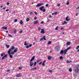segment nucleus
<instances>
[{
	"label": "nucleus",
	"mask_w": 79,
	"mask_h": 79,
	"mask_svg": "<svg viewBox=\"0 0 79 79\" xmlns=\"http://www.w3.org/2000/svg\"><path fill=\"white\" fill-rule=\"evenodd\" d=\"M34 39L35 40H36V38H34Z\"/></svg>",
	"instance_id": "64"
},
{
	"label": "nucleus",
	"mask_w": 79,
	"mask_h": 79,
	"mask_svg": "<svg viewBox=\"0 0 79 79\" xmlns=\"http://www.w3.org/2000/svg\"><path fill=\"white\" fill-rule=\"evenodd\" d=\"M16 77H20V74L19 73L17 74L16 75Z\"/></svg>",
	"instance_id": "17"
},
{
	"label": "nucleus",
	"mask_w": 79,
	"mask_h": 79,
	"mask_svg": "<svg viewBox=\"0 0 79 79\" xmlns=\"http://www.w3.org/2000/svg\"><path fill=\"white\" fill-rule=\"evenodd\" d=\"M60 60H62V59H63V56H60Z\"/></svg>",
	"instance_id": "35"
},
{
	"label": "nucleus",
	"mask_w": 79,
	"mask_h": 79,
	"mask_svg": "<svg viewBox=\"0 0 79 79\" xmlns=\"http://www.w3.org/2000/svg\"><path fill=\"white\" fill-rule=\"evenodd\" d=\"M23 21L22 20H21L20 21V24H23Z\"/></svg>",
	"instance_id": "29"
},
{
	"label": "nucleus",
	"mask_w": 79,
	"mask_h": 79,
	"mask_svg": "<svg viewBox=\"0 0 79 79\" xmlns=\"http://www.w3.org/2000/svg\"><path fill=\"white\" fill-rule=\"evenodd\" d=\"M2 29H5L6 30H7V29H8V28H7V27H2Z\"/></svg>",
	"instance_id": "19"
},
{
	"label": "nucleus",
	"mask_w": 79,
	"mask_h": 79,
	"mask_svg": "<svg viewBox=\"0 0 79 79\" xmlns=\"http://www.w3.org/2000/svg\"><path fill=\"white\" fill-rule=\"evenodd\" d=\"M58 26H57V27H56L55 29V30H58Z\"/></svg>",
	"instance_id": "37"
},
{
	"label": "nucleus",
	"mask_w": 79,
	"mask_h": 79,
	"mask_svg": "<svg viewBox=\"0 0 79 79\" xmlns=\"http://www.w3.org/2000/svg\"><path fill=\"white\" fill-rule=\"evenodd\" d=\"M39 21L38 20L35 21L34 22V24H37V23H39Z\"/></svg>",
	"instance_id": "9"
},
{
	"label": "nucleus",
	"mask_w": 79,
	"mask_h": 79,
	"mask_svg": "<svg viewBox=\"0 0 79 79\" xmlns=\"http://www.w3.org/2000/svg\"><path fill=\"white\" fill-rule=\"evenodd\" d=\"M46 6L47 7V6H48V4H47L46 5Z\"/></svg>",
	"instance_id": "48"
},
{
	"label": "nucleus",
	"mask_w": 79,
	"mask_h": 79,
	"mask_svg": "<svg viewBox=\"0 0 79 79\" xmlns=\"http://www.w3.org/2000/svg\"><path fill=\"white\" fill-rule=\"evenodd\" d=\"M71 48V47H69L68 48H67V49H66V50H67V51H68V50H69V49H70V48Z\"/></svg>",
	"instance_id": "30"
},
{
	"label": "nucleus",
	"mask_w": 79,
	"mask_h": 79,
	"mask_svg": "<svg viewBox=\"0 0 79 79\" xmlns=\"http://www.w3.org/2000/svg\"><path fill=\"white\" fill-rule=\"evenodd\" d=\"M68 52V51L66 49H65L64 51V55H66V52Z\"/></svg>",
	"instance_id": "15"
},
{
	"label": "nucleus",
	"mask_w": 79,
	"mask_h": 79,
	"mask_svg": "<svg viewBox=\"0 0 79 79\" xmlns=\"http://www.w3.org/2000/svg\"><path fill=\"white\" fill-rule=\"evenodd\" d=\"M69 71H70V72H71L72 71V69H69Z\"/></svg>",
	"instance_id": "38"
},
{
	"label": "nucleus",
	"mask_w": 79,
	"mask_h": 79,
	"mask_svg": "<svg viewBox=\"0 0 79 79\" xmlns=\"http://www.w3.org/2000/svg\"><path fill=\"white\" fill-rule=\"evenodd\" d=\"M18 48H15L13 52L15 53H16V52H17V51H18Z\"/></svg>",
	"instance_id": "8"
},
{
	"label": "nucleus",
	"mask_w": 79,
	"mask_h": 79,
	"mask_svg": "<svg viewBox=\"0 0 79 79\" xmlns=\"http://www.w3.org/2000/svg\"><path fill=\"white\" fill-rule=\"evenodd\" d=\"M58 13V12H56L55 13H53L52 14V15H55H55H57Z\"/></svg>",
	"instance_id": "14"
},
{
	"label": "nucleus",
	"mask_w": 79,
	"mask_h": 79,
	"mask_svg": "<svg viewBox=\"0 0 79 79\" xmlns=\"http://www.w3.org/2000/svg\"><path fill=\"white\" fill-rule=\"evenodd\" d=\"M75 73H79V66H77L75 69Z\"/></svg>",
	"instance_id": "2"
},
{
	"label": "nucleus",
	"mask_w": 79,
	"mask_h": 79,
	"mask_svg": "<svg viewBox=\"0 0 79 79\" xmlns=\"http://www.w3.org/2000/svg\"><path fill=\"white\" fill-rule=\"evenodd\" d=\"M63 53H64V51L62 50L60 52V54H61V55H63Z\"/></svg>",
	"instance_id": "16"
},
{
	"label": "nucleus",
	"mask_w": 79,
	"mask_h": 79,
	"mask_svg": "<svg viewBox=\"0 0 79 79\" xmlns=\"http://www.w3.org/2000/svg\"><path fill=\"white\" fill-rule=\"evenodd\" d=\"M48 58L49 60H50L52 59V56H48Z\"/></svg>",
	"instance_id": "20"
},
{
	"label": "nucleus",
	"mask_w": 79,
	"mask_h": 79,
	"mask_svg": "<svg viewBox=\"0 0 79 79\" xmlns=\"http://www.w3.org/2000/svg\"><path fill=\"white\" fill-rule=\"evenodd\" d=\"M46 40V38H45V36H44L42 38H41V39H40V41H42V40Z\"/></svg>",
	"instance_id": "5"
},
{
	"label": "nucleus",
	"mask_w": 79,
	"mask_h": 79,
	"mask_svg": "<svg viewBox=\"0 0 79 79\" xmlns=\"http://www.w3.org/2000/svg\"><path fill=\"white\" fill-rule=\"evenodd\" d=\"M44 5V3L41 2V3L38 4L36 6L37 7H38V6H42V5Z\"/></svg>",
	"instance_id": "4"
},
{
	"label": "nucleus",
	"mask_w": 79,
	"mask_h": 79,
	"mask_svg": "<svg viewBox=\"0 0 79 79\" xmlns=\"http://www.w3.org/2000/svg\"><path fill=\"white\" fill-rule=\"evenodd\" d=\"M14 33H16V30L14 31Z\"/></svg>",
	"instance_id": "52"
},
{
	"label": "nucleus",
	"mask_w": 79,
	"mask_h": 79,
	"mask_svg": "<svg viewBox=\"0 0 79 79\" xmlns=\"http://www.w3.org/2000/svg\"><path fill=\"white\" fill-rule=\"evenodd\" d=\"M36 62H37V63H39V60H37L36 61Z\"/></svg>",
	"instance_id": "61"
},
{
	"label": "nucleus",
	"mask_w": 79,
	"mask_h": 79,
	"mask_svg": "<svg viewBox=\"0 0 79 79\" xmlns=\"http://www.w3.org/2000/svg\"><path fill=\"white\" fill-rule=\"evenodd\" d=\"M15 52L14 51H13L12 52L10 53L11 55H14V54H15Z\"/></svg>",
	"instance_id": "27"
},
{
	"label": "nucleus",
	"mask_w": 79,
	"mask_h": 79,
	"mask_svg": "<svg viewBox=\"0 0 79 79\" xmlns=\"http://www.w3.org/2000/svg\"><path fill=\"white\" fill-rule=\"evenodd\" d=\"M8 36H9V37H12V36L10 34H8Z\"/></svg>",
	"instance_id": "34"
},
{
	"label": "nucleus",
	"mask_w": 79,
	"mask_h": 79,
	"mask_svg": "<svg viewBox=\"0 0 79 79\" xmlns=\"http://www.w3.org/2000/svg\"><path fill=\"white\" fill-rule=\"evenodd\" d=\"M7 53L8 54H9V56L10 58H13V56L11 55V52H10V50H9V51H8L7 52Z\"/></svg>",
	"instance_id": "3"
},
{
	"label": "nucleus",
	"mask_w": 79,
	"mask_h": 79,
	"mask_svg": "<svg viewBox=\"0 0 79 79\" xmlns=\"http://www.w3.org/2000/svg\"><path fill=\"white\" fill-rule=\"evenodd\" d=\"M34 13L35 14V15H37V13L35 12H34Z\"/></svg>",
	"instance_id": "45"
},
{
	"label": "nucleus",
	"mask_w": 79,
	"mask_h": 79,
	"mask_svg": "<svg viewBox=\"0 0 79 79\" xmlns=\"http://www.w3.org/2000/svg\"><path fill=\"white\" fill-rule=\"evenodd\" d=\"M42 62H40V63H39V65H40V64H42Z\"/></svg>",
	"instance_id": "49"
},
{
	"label": "nucleus",
	"mask_w": 79,
	"mask_h": 79,
	"mask_svg": "<svg viewBox=\"0 0 79 79\" xmlns=\"http://www.w3.org/2000/svg\"><path fill=\"white\" fill-rule=\"evenodd\" d=\"M40 33H41V34H44V33H45V31H44V29H42L41 31H40Z\"/></svg>",
	"instance_id": "10"
},
{
	"label": "nucleus",
	"mask_w": 79,
	"mask_h": 79,
	"mask_svg": "<svg viewBox=\"0 0 79 79\" xmlns=\"http://www.w3.org/2000/svg\"><path fill=\"white\" fill-rule=\"evenodd\" d=\"M6 47H7V48H10L9 45H6Z\"/></svg>",
	"instance_id": "31"
},
{
	"label": "nucleus",
	"mask_w": 79,
	"mask_h": 79,
	"mask_svg": "<svg viewBox=\"0 0 79 79\" xmlns=\"http://www.w3.org/2000/svg\"><path fill=\"white\" fill-rule=\"evenodd\" d=\"M15 46H13L11 47V48L9 49L8 51H10V52H11V51L12 50H15Z\"/></svg>",
	"instance_id": "6"
},
{
	"label": "nucleus",
	"mask_w": 79,
	"mask_h": 79,
	"mask_svg": "<svg viewBox=\"0 0 79 79\" xmlns=\"http://www.w3.org/2000/svg\"><path fill=\"white\" fill-rule=\"evenodd\" d=\"M41 11H43V12H45V9H43Z\"/></svg>",
	"instance_id": "33"
},
{
	"label": "nucleus",
	"mask_w": 79,
	"mask_h": 79,
	"mask_svg": "<svg viewBox=\"0 0 79 79\" xmlns=\"http://www.w3.org/2000/svg\"><path fill=\"white\" fill-rule=\"evenodd\" d=\"M4 58H6V57H7V55L6 54L4 56Z\"/></svg>",
	"instance_id": "39"
},
{
	"label": "nucleus",
	"mask_w": 79,
	"mask_h": 79,
	"mask_svg": "<svg viewBox=\"0 0 79 79\" xmlns=\"http://www.w3.org/2000/svg\"><path fill=\"white\" fill-rule=\"evenodd\" d=\"M56 48L57 50L59 51L60 50V46H57L56 47Z\"/></svg>",
	"instance_id": "7"
},
{
	"label": "nucleus",
	"mask_w": 79,
	"mask_h": 79,
	"mask_svg": "<svg viewBox=\"0 0 79 79\" xmlns=\"http://www.w3.org/2000/svg\"><path fill=\"white\" fill-rule=\"evenodd\" d=\"M34 66H35L36 64H37V62H35L34 63Z\"/></svg>",
	"instance_id": "32"
},
{
	"label": "nucleus",
	"mask_w": 79,
	"mask_h": 79,
	"mask_svg": "<svg viewBox=\"0 0 79 79\" xmlns=\"http://www.w3.org/2000/svg\"><path fill=\"white\" fill-rule=\"evenodd\" d=\"M52 44V42L51 41H49L48 43V45H50Z\"/></svg>",
	"instance_id": "24"
},
{
	"label": "nucleus",
	"mask_w": 79,
	"mask_h": 79,
	"mask_svg": "<svg viewBox=\"0 0 79 79\" xmlns=\"http://www.w3.org/2000/svg\"><path fill=\"white\" fill-rule=\"evenodd\" d=\"M71 44V42H68L67 43V45H70V44Z\"/></svg>",
	"instance_id": "18"
},
{
	"label": "nucleus",
	"mask_w": 79,
	"mask_h": 79,
	"mask_svg": "<svg viewBox=\"0 0 79 79\" xmlns=\"http://www.w3.org/2000/svg\"><path fill=\"white\" fill-rule=\"evenodd\" d=\"M5 9H6V7L3 8V10H5Z\"/></svg>",
	"instance_id": "62"
},
{
	"label": "nucleus",
	"mask_w": 79,
	"mask_h": 79,
	"mask_svg": "<svg viewBox=\"0 0 79 79\" xmlns=\"http://www.w3.org/2000/svg\"><path fill=\"white\" fill-rule=\"evenodd\" d=\"M71 62H72V61H69V60H68L67 61V63H71Z\"/></svg>",
	"instance_id": "26"
},
{
	"label": "nucleus",
	"mask_w": 79,
	"mask_h": 79,
	"mask_svg": "<svg viewBox=\"0 0 79 79\" xmlns=\"http://www.w3.org/2000/svg\"><path fill=\"white\" fill-rule=\"evenodd\" d=\"M64 23H65V24H66V23H67V22L65 21H64Z\"/></svg>",
	"instance_id": "51"
},
{
	"label": "nucleus",
	"mask_w": 79,
	"mask_h": 79,
	"mask_svg": "<svg viewBox=\"0 0 79 79\" xmlns=\"http://www.w3.org/2000/svg\"><path fill=\"white\" fill-rule=\"evenodd\" d=\"M60 29L61 30H63V28H60Z\"/></svg>",
	"instance_id": "63"
},
{
	"label": "nucleus",
	"mask_w": 79,
	"mask_h": 79,
	"mask_svg": "<svg viewBox=\"0 0 79 79\" xmlns=\"http://www.w3.org/2000/svg\"><path fill=\"white\" fill-rule=\"evenodd\" d=\"M26 48H29V46H26Z\"/></svg>",
	"instance_id": "40"
},
{
	"label": "nucleus",
	"mask_w": 79,
	"mask_h": 79,
	"mask_svg": "<svg viewBox=\"0 0 79 79\" xmlns=\"http://www.w3.org/2000/svg\"><path fill=\"white\" fill-rule=\"evenodd\" d=\"M35 59V56H33L32 58L30 60V66H32V65H34V63L32 62Z\"/></svg>",
	"instance_id": "1"
},
{
	"label": "nucleus",
	"mask_w": 79,
	"mask_h": 79,
	"mask_svg": "<svg viewBox=\"0 0 79 79\" xmlns=\"http://www.w3.org/2000/svg\"><path fill=\"white\" fill-rule=\"evenodd\" d=\"M69 18V17L68 16L66 18V21H70V19H68Z\"/></svg>",
	"instance_id": "11"
},
{
	"label": "nucleus",
	"mask_w": 79,
	"mask_h": 79,
	"mask_svg": "<svg viewBox=\"0 0 79 79\" xmlns=\"http://www.w3.org/2000/svg\"><path fill=\"white\" fill-rule=\"evenodd\" d=\"M32 14H33V12H30V15H32Z\"/></svg>",
	"instance_id": "47"
},
{
	"label": "nucleus",
	"mask_w": 79,
	"mask_h": 79,
	"mask_svg": "<svg viewBox=\"0 0 79 79\" xmlns=\"http://www.w3.org/2000/svg\"><path fill=\"white\" fill-rule=\"evenodd\" d=\"M41 24H43L44 23V22L43 21H42L41 22Z\"/></svg>",
	"instance_id": "59"
},
{
	"label": "nucleus",
	"mask_w": 79,
	"mask_h": 79,
	"mask_svg": "<svg viewBox=\"0 0 79 79\" xmlns=\"http://www.w3.org/2000/svg\"><path fill=\"white\" fill-rule=\"evenodd\" d=\"M42 29V28L40 27H39V28H38V30H41Z\"/></svg>",
	"instance_id": "41"
},
{
	"label": "nucleus",
	"mask_w": 79,
	"mask_h": 79,
	"mask_svg": "<svg viewBox=\"0 0 79 79\" xmlns=\"http://www.w3.org/2000/svg\"><path fill=\"white\" fill-rule=\"evenodd\" d=\"M46 62V60H44L43 61V63L42 64V66H45V63Z\"/></svg>",
	"instance_id": "21"
},
{
	"label": "nucleus",
	"mask_w": 79,
	"mask_h": 79,
	"mask_svg": "<svg viewBox=\"0 0 79 79\" xmlns=\"http://www.w3.org/2000/svg\"><path fill=\"white\" fill-rule=\"evenodd\" d=\"M37 69V68L36 67L33 68L31 69V71H35Z\"/></svg>",
	"instance_id": "13"
},
{
	"label": "nucleus",
	"mask_w": 79,
	"mask_h": 79,
	"mask_svg": "<svg viewBox=\"0 0 79 79\" xmlns=\"http://www.w3.org/2000/svg\"><path fill=\"white\" fill-rule=\"evenodd\" d=\"M69 1H67V2L66 5H69Z\"/></svg>",
	"instance_id": "28"
},
{
	"label": "nucleus",
	"mask_w": 79,
	"mask_h": 79,
	"mask_svg": "<svg viewBox=\"0 0 79 79\" xmlns=\"http://www.w3.org/2000/svg\"><path fill=\"white\" fill-rule=\"evenodd\" d=\"M79 48V45H78V46H77V47L76 48V49L77 50V49H78Z\"/></svg>",
	"instance_id": "42"
},
{
	"label": "nucleus",
	"mask_w": 79,
	"mask_h": 79,
	"mask_svg": "<svg viewBox=\"0 0 79 79\" xmlns=\"http://www.w3.org/2000/svg\"><path fill=\"white\" fill-rule=\"evenodd\" d=\"M9 11V9H7L6 10V11Z\"/></svg>",
	"instance_id": "53"
},
{
	"label": "nucleus",
	"mask_w": 79,
	"mask_h": 79,
	"mask_svg": "<svg viewBox=\"0 0 79 79\" xmlns=\"http://www.w3.org/2000/svg\"><path fill=\"white\" fill-rule=\"evenodd\" d=\"M62 25H64L65 24V23H62Z\"/></svg>",
	"instance_id": "60"
},
{
	"label": "nucleus",
	"mask_w": 79,
	"mask_h": 79,
	"mask_svg": "<svg viewBox=\"0 0 79 79\" xmlns=\"http://www.w3.org/2000/svg\"><path fill=\"white\" fill-rule=\"evenodd\" d=\"M5 58V57H4V56H3L2 58V60H4V59H5L4 58Z\"/></svg>",
	"instance_id": "46"
},
{
	"label": "nucleus",
	"mask_w": 79,
	"mask_h": 79,
	"mask_svg": "<svg viewBox=\"0 0 79 79\" xmlns=\"http://www.w3.org/2000/svg\"><path fill=\"white\" fill-rule=\"evenodd\" d=\"M10 4V3L9 2H7V5H8Z\"/></svg>",
	"instance_id": "57"
},
{
	"label": "nucleus",
	"mask_w": 79,
	"mask_h": 79,
	"mask_svg": "<svg viewBox=\"0 0 79 79\" xmlns=\"http://www.w3.org/2000/svg\"><path fill=\"white\" fill-rule=\"evenodd\" d=\"M29 47H32V44H30L29 45Z\"/></svg>",
	"instance_id": "43"
},
{
	"label": "nucleus",
	"mask_w": 79,
	"mask_h": 79,
	"mask_svg": "<svg viewBox=\"0 0 79 79\" xmlns=\"http://www.w3.org/2000/svg\"><path fill=\"white\" fill-rule=\"evenodd\" d=\"M26 43H27V41H25V42L24 44V45H25V46H26V45H28V44H26Z\"/></svg>",
	"instance_id": "23"
},
{
	"label": "nucleus",
	"mask_w": 79,
	"mask_h": 79,
	"mask_svg": "<svg viewBox=\"0 0 79 79\" xmlns=\"http://www.w3.org/2000/svg\"><path fill=\"white\" fill-rule=\"evenodd\" d=\"M19 69H22V68L20 67L19 68Z\"/></svg>",
	"instance_id": "58"
},
{
	"label": "nucleus",
	"mask_w": 79,
	"mask_h": 79,
	"mask_svg": "<svg viewBox=\"0 0 79 79\" xmlns=\"http://www.w3.org/2000/svg\"><path fill=\"white\" fill-rule=\"evenodd\" d=\"M30 20V19L29 18H27L26 19V21L27 22H28Z\"/></svg>",
	"instance_id": "22"
},
{
	"label": "nucleus",
	"mask_w": 79,
	"mask_h": 79,
	"mask_svg": "<svg viewBox=\"0 0 79 79\" xmlns=\"http://www.w3.org/2000/svg\"><path fill=\"white\" fill-rule=\"evenodd\" d=\"M76 10H78V9H79V6H78Z\"/></svg>",
	"instance_id": "54"
},
{
	"label": "nucleus",
	"mask_w": 79,
	"mask_h": 79,
	"mask_svg": "<svg viewBox=\"0 0 79 79\" xmlns=\"http://www.w3.org/2000/svg\"><path fill=\"white\" fill-rule=\"evenodd\" d=\"M52 70H49V73H52Z\"/></svg>",
	"instance_id": "56"
},
{
	"label": "nucleus",
	"mask_w": 79,
	"mask_h": 79,
	"mask_svg": "<svg viewBox=\"0 0 79 79\" xmlns=\"http://www.w3.org/2000/svg\"><path fill=\"white\" fill-rule=\"evenodd\" d=\"M20 33H23V30H21L20 31Z\"/></svg>",
	"instance_id": "44"
},
{
	"label": "nucleus",
	"mask_w": 79,
	"mask_h": 79,
	"mask_svg": "<svg viewBox=\"0 0 79 79\" xmlns=\"http://www.w3.org/2000/svg\"><path fill=\"white\" fill-rule=\"evenodd\" d=\"M34 19L35 20L37 19V17H35L34 18Z\"/></svg>",
	"instance_id": "50"
},
{
	"label": "nucleus",
	"mask_w": 79,
	"mask_h": 79,
	"mask_svg": "<svg viewBox=\"0 0 79 79\" xmlns=\"http://www.w3.org/2000/svg\"><path fill=\"white\" fill-rule=\"evenodd\" d=\"M43 8H44V6H42L40 7L39 10H41V11H42Z\"/></svg>",
	"instance_id": "12"
},
{
	"label": "nucleus",
	"mask_w": 79,
	"mask_h": 79,
	"mask_svg": "<svg viewBox=\"0 0 79 79\" xmlns=\"http://www.w3.org/2000/svg\"><path fill=\"white\" fill-rule=\"evenodd\" d=\"M18 21V20L17 19H15L14 20L15 23H16Z\"/></svg>",
	"instance_id": "36"
},
{
	"label": "nucleus",
	"mask_w": 79,
	"mask_h": 79,
	"mask_svg": "<svg viewBox=\"0 0 79 79\" xmlns=\"http://www.w3.org/2000/svg\"><path fill=\"white\" fill-rule=\"evenodd\" d=\"M5 55V53H3L1 54V56H4V55Z\"/></svg>",
	"instance_id": "25"
},
{
	"label": "nucleus",
	"mask_w": 79,
	"mask_h": 79,
	"mask_svg": "<svg viewBox=\"0 0 79 79\" xmlns=\"http://www.w3.org/2000/svg\"><path fill=\"white\" fill-rule=\"evenodd\" d=\"M57 6H60V4H59L57 5Z\"/></svg>",
	"instance_id": "55"
}]
</instances>
